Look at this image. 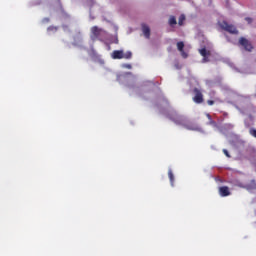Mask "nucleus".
<instances>
[{
  "mask_svg": "<svg viewBox=\"0 0 256 256\" xmlns=\"http://www.w3.org/2000/svg\"><path fill=\"white\" fill-rule=\"evenodd\" d=\"M187 129L194 131L195 127H187Z\"/></svg>",
  "mask_w": 256,
  "mask_h": 256,
  "instance_id": "nucleus-19",
  "label": "nucleus"
},
{
  "mask_svg": "<svg viewBox=\"0 0 256 256\" xmlns=\"http://www.w3.org/2000/svg\"><path fill=\"white\" fill-rule=\"evenodd\" d=\"M168 23L170 24V27H174L177 24L175 16H171Z\"/></svg>",
  "mask_w": 256,
  "mask_h": 256,
  "instance_id": "nucleus-12",
  "label": "nucleus"
},
{
  "mask_svg": "<svg viewBox=\"0 0 256 256\" xmlns=\"http://www.w3.org/2000/svg\"><path fill=\"white\" fill-rule=\"evenodd\" d=\"M206 118H208V120H209L208 125H212V126H214V127L217 126L216 121L212 119V116H211V115L206 114Z\"/></svg>",
  "mask_w": 256,
  "mask_h": 256,
  "instance_id": "nucleus-9",
  "label": "nucleus"
},
{
  "mask_svg": "<svg viewBox=\"0 0 256 256\" xmlns=\"http://www.w3.org/2000/svg\"><path fill=\"white\" fill-rule=\"evenodd\" d=\"M97 34H98V35L100 34V30H99V29L97 30Z\"/></svg>",
  "mask_w": 256,
  "mask_h": 256,
  "instance_id": "nucleus-20",
  "label": "nucleus"
},
{
  "mask_svg": "<svg viewBox=\"0 0 256 256\" xmlns=\"http://www.w3.org/2000/svg\"><path fill=\"white\" fill-rule=\"evenodd\" d=\"M199 53L203 56V63L209 62V57L211 56V51L207 50L206 48L200 49Z\"/></svg>",
  "mask_w": 256,
  "mask_h": 256,
  "instance_id": "nucleus-6",
  "label": "nucleus"
},
{
  "mask_svg": "<svg viewBox=\"0 0 256 256\" xmlns=\"http://www.w3.org/2000/svg\"><path fill=\"white\" fill-rule=\"evenodd\" d=\"M142 30H143V34H144L145 38L150 39V36H151L150 27H148L146 24H144L142 26Z\"/></svg>",
  "mask_w": 256,
  "mask_h": 256,
  "instance_id": "nucleus-8",
  "label": "nucleus"
},
{
  "mask_svg": "<svg viewBox=\"0 0 256 256\" xmlns=\"http://www.w3.org/2000/svg\"><path fill=\"white\" fill-rule=\"evenodd\" d=\"M192 93H194V97H192V101L196 104H202L204 103V95L202 93V90H199L198 88H194L192 90Z\"/></svg>",
  "mask_w": 256,
  "mask_h": 256,
  "instance_id": "nucleus-3",
  "label": "nucleus"
},
{
  "mask_svg": "<svg viewBox=\"0 0 256 256\" xmlns=\"http://www.w3.org/2000/svg\"><path fill=\"white\" fill-rule=\"evenodd\" d=\"M219 195L220 197H228L231 195L230 189L227 186L219 187Z\"/></svg>",
  "mask_w": 256,
  "mask_h": 256,
  "instance_id": "nucleus-7",
  "label": "nucleus"
},
{
  "mask_svg": "<svg viewBox=\"0 0 256 256\" xmlns=\"http://www.w3.org/2000/svg\"><path fill=\"white\" fill-rule=\"evenodd\" d=\"M184 21H185V16H184V15H181V16L178 18V26L182 27Z\"/></svg>",
  "mask_w": 256,
  "mask_h": 256,
  "instance_id": "nucleus-13",
  "label": "nucleus"
},
{
  "mask_svg": "<svg viewBox=\"0 0 256 256\" xmlns=\"http://www.w3.org/2000/svg\"><path fill=\"white\" fill-rule=\"evenodd\" d=\"M112 59H132V52L128 51L126 53L123 50H115L111 54Z\"/></svg>",
  "mask_w": 256,
  "mask_h": 256,
  "instance_id": "nucleus-2",
  "label": "nucleus"
},
{
  "mask_svg": "<svg viewBox=\"0 0 256 256\" xmlns=\"http://www.w3.org/2000/svg\"><path fill=\"white\" fill-rule=\"evenodd\" d=\"M238 44L244 47L245 51L247 52L253 51V45L244 37H241L240 40H238Z\"/></svg>",
  "mask_w": 256,
  "mask_h": 256,
  "instance_id": "nucleus-4",
  "label": "nucleus"
},
{
  "mask_svg": "<svg viewBox=\"0 0 256 256\" xmlns=\"http://www.w3.org/2000/svg\"><path fill=\"white\" fill-rule=\"evenodd\" d=\"M206 103H208L209 106L215 105V101L214 100H207Z\"/></svg>",
  "mask_w": 256,
  "mask_h": 256,
  "instance_id": "nucleus-17",
  "label": "nucleus"
},
{
  "mask_svg": "<svg viewBox=\"0 0 256 256\" xmlns=\"http://www.w3.org/2000/svg\"><path fill=\"white\" fill-rule=\"evenodd\" d=\"M223 154L226 155L227 158H231L229 151H227V149H223Z\"/></svg>",
  "mask_w": 256,
  "mask_h": 256,
  "instance_id": "nucleus-16",
  "label": "nucleus"
},
{
  "mask_svg": "<svg viewBox=\"0 0 256 256\" xmlns=\"http://www.w3.org/2000/svg\"><path fill=\"white\" fill-rule=\"evenodd\" d=\"M168 178H170L171 185L173 186L175 180L173 170H168Z\"/></svg>",
  "mask_w": 256,
  "mask_h": 256,
  "instance_id": "nucleus-11",
  "label": "nucleus"
},
{
  "mask_svg": "<svg viewBox=\"0 0 256 256\" xmlns=\"http://www.w3.org/2000/svg\"><path fill=\"white\" fill-rule=\"evenodd\" d=\"M91 31H92V35H91L92 41H95L97 38V27L93 26Z\"/></svg>",
  "mask_w": 256,
  "mask_h": 256,
  "instance_id": "nucleus-10",
  "label": "nucleus"
},
{
  "mask_svg": "<svg viewBox=\"0 0 256 256\" xmlns=\"http://www.w3.org/2000/svg\"><path fill=\"white\" fill-rule=\"evenodd\" d=\"M249 133H250V135H251L252 137H254V138L256 139V130H255L254 128H251V129L249 130Z\"/></svg>",
  "mask_w": 256,
  "mask_h": 256,
  "instance_id": "nucleus-14",
  "label": "nucleus"
},
{
  "mask_svg": "<svg viewBox=\"0 0 256 256\" xmlns=\"http://www.w3.org/2000/svg\"><path fill=\"white\" fill-rule=\"evenodd\" d=\"M245 20L247 21L248 24L253 22V19L250 17H246Z\"/></svg>",
  "mask_w": 256,
  "mask_h": 256,
  "instance_id": "nucleus-18",
  "label": "nucleus"
},
{
  "mask_svg": "<svg viewBox=\"0 0 256 256\" xmlns=\"http://www.w3.org/2000/svg\"><path fill=\"white\" fill-rule=\"evenodd\" d=\"M219 27L220 29L228 32L229 34H239V31L236 29V27L233 24L227 23V21H222V23L219 24Z\"/></svg>",
  "mask_w": 256,
  "mask_h": 256,
  "instance_id": "nucleus-1",
  "label": "nucleus"
},
{
  "mask_svg": "<svg viewBox=\"0 0 256 256\" xmlns=\"http://www.w3.org/2000/svg\"><path fill=\"white\" fill-rule=\"evenodd\" d=\"M98 64H100L101 66H104L105 65V60L98 57Z\"/></svg>",
  "mask_w": 256,
  "mask_h": 256,
  "instance_id": "nucleus-15",
  "label": "nucleus"
},
{
  "mask_svg": "<svg viewBox=\"0 0 256 256\" xmlns=\"http://www.w3.org/2000/svg\"><path fill=\"white\" fill-rule=\"evenodd\" d=\"M184 47H185L184 42H177V50H178V52H180L181 57L183 59H187L188 58V53L185 52Z\"/></svg>",
  "mask_w": 256,
  "mask_h": 256,
  "instance_id": "nucleus-5",
  "label": "nucleus"
}]
</instances>
